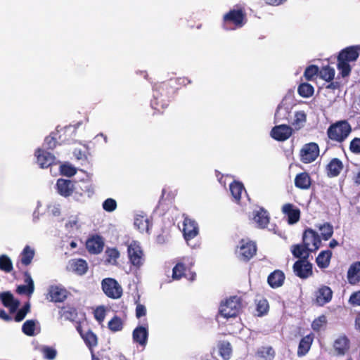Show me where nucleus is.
Segmentation results:
<instances>
[{
	"label": "nucleus",
	"mask_w": 360,
	"mask_h": 360,
	"mask_svg": "<svg viewBox=\"0 0 360 360\" xmlns=\"http://www.w3.org/2000/svg\"><path fill=\"white\" fill-rule=\"evenodd\" d=\"M239 249V258L244 262L250 261L257 253V248L255 242L242 238L237 247Z\"/></svg>",
	"instance_id": "0eeeda50"
},
{
	"label": "nucleus",
	"mask_w": 360,
	"mask_h": 360,
	"mask_svg": "<svg viewBox=\"0 0 360 360\" xmlns=\"http://www.w3.org/2000/svg\"><path fill=\"white\" fill-rule=\"evenodd\" d=\"M13 269V263L10 257L6 255H0V270L6 273H10Z\"/></svg>",
	"instance_id": "79ce46f5"
},
{
	"label": "nucleus",
	"mask_w": 360,
	"mask_h": 360,
	"mask_svg": "<svg viewBox=\"0 0 360 360\" xmlns=\"http://www.w3.org/2000/svg\"><path fill=\"white\" fill-rule=\"evenodd\" d=\"M360 55V46H350L342 49L337 58V68L342 77H348L352 72L349 63L356 61Z\"/></svg>",
	"instance_id": "f03ea898"
},
{
	"label": "nucleus",
	"mask_w": 360,
	"mask_h": 360,
	"mask_svg": "<svg viewBox=\"0 0 360 360\" xmlns=\"http://www.w3.org/2000/svg\"><path fill=\"white\" fill-rule=\"evenodd\" d=\"M103 292H122V288L118 282L112 278H106L102 281Z\"/></svg>",
	"instance_id": "bb28decb"
},
{
	"label": "nucleus",
	"mask_w": 360,
	"mask_h": 360,
	"mask_svg": "<svg viewBox=\"0 0 360 360\" xmlns=\"http://www.w3.org/2000/svg\"><path fill=\"white\" fill-rule=\"evenodd\" d=\"M335 70L333 68L326 65L323 67L319 71L320 77L326 82H331L335 77Z\"/></svg>",
	"instance_id": "a19ab883"
},
{
	"label": "nucleus",
	"mask_w": 360,
	"mask_h": 360,
	"mask_svg": "<svg viewBox=\"0 0 360 360\" xmlns=\"http://www.w3.org/2000/svg\"><path fill=\"white\" fill-rule=\"evenodd\" d=\"M319 72V67L315 65H311L305 69L304 76L307 80L311 81L314 79V77L316 76Z\"/></svg>",
	"instance_id": "09e8293b"
},
{
	"label": "nucleus",
	"mask_w": 360,
	"mask_h": 360,
	"mask_svg": "<svg viewBox=\"0 0 360 360\" xmlns=\"http://www.w3.org/2000/svg\"><path fill=\"white\" fill-rule=\"evenodd\" d=\"M46 299L49 302L60 303L67 299V294H46Z\"/></svg>",
	"instance_id": "6e6d98bb"
},
{
	"label": "nucleus",
	"mask_w": 360,
	"mask_h": 360,
	"mask_svg": "<svg viewBox=\"0 0 360 360\" xmlns=\"http://www.w3.org/2000/svg\"><path fill=\"white\" fill-rule=\"evenodd\" d=\"M349 302L354 307L360 306V294H352Z\"/></svg>",
	"instance_id": "0e129e2a"
},
{
	"label": "nucleus",
	"mask_w": 360,
	"mask_h": 360,
	"mask_svg": "<svg viewBox=\"0 0 360 360\" xmlns=\"http://www.w3.org/2000/svg\"><path fill=\"white\" fill-rule=\"evenodd\" d=\"M302 243L310 248L311 251H316L321 245L320 236L312 229L308 228L302 234Z\"/></svg>",
	"instance_id": "9b49d317"
},
{
	"label": "nucleus",
	"mask_w": 360,
	"mask_h": 360,
	"mask_svg": "<svg viewBox=\"0 0 360 360\" xmlns=\"http://www.w3.org/2000/svg\"><path fill=\"white\" fill-rule=\"evenodd\" d=\"M295 275L300 278H307L312 275V264L307 260H297L293 264Z\"/></svg>",
	"instance_id": "4468645a"
},
{
	"label": "nucleus",
	"mask_w": 360,
	"mask_h": 360,
	"mask_svg": "<svg viewBox=\"0 0 360 360\" xmlns=\"http://www.w3.org/2000/svg\"><path fill=\"white\" fill-rule=\"evenodd\" d=\"M127 254L129 262L136 269H139L144 263V254L140 245L132 242L127 248Z\"/></svg>",
	"instance_id": "6e6552de"
},
{
	"label": "nucleus",
	"mask_w": 360,
	"mask_h": 360,
	"mask_svg": "<svg viewBox=\"0 0 360 360\" xmlns=\"http://www.w3.org/2000/svg\"><path fill=\"white\" fill-rule=\"evenodd\" d=\"M30 304L27 302V303H25L24 304V306L18 310V311L17 312L15 316V321L16 322H20L21 321H22L26 314L29 312L30 311Z\"/></svg>",
	"instance_id": "5fc2aeb1"
},
{
	"label": "nucleus",
	"mask_w": 360,
	"mask_h": 360,
	"mask_svg": "<svg viewBox=\"0 0 360 360\" xmlns=\"http://www.w3.org/2000/svg\"><path fill=\"white\" fill-rule=\"evenodd\" d=\"M183 235L184 239L188 242L194 238L198 234L199 230L198 224L195 220L188 217H185L183 222Z\"/></svg>",
	"instance_id": "ddd939ff"
},
{
	"label": "nucleus",
	"mask_w": 360,
	"mask_h": 360,
	"mask_svg": "<svg viewBox=\"0 0 360 360\" xmlns=\"http://www.w3.org/2000/svg\"><path fill=\"white\" fill-rule=\"evenodd\" d=\"M352 132V127L347 120L332 124L327 130L328 138L338 143L343 142Z\"/></svg>",
	"instance_id": "423d86ee"
},
{
	"label": "nucleus",
	"mask_w": 360,
	"mask_h": 360,
	"mask_svg": "<svg viewBox=\"0 0 360 360\" xmlns=\"http://www.w3.org/2000/svg\"><path fill=\"white\" fill-rule=\"evenodd\" d=\"M148 324L145 323L136 327L132 332L133 342L143 348H145L148 340Z\"/></svg>",
	"instance_id": "f8f14e48"
},
{
	"label": "nucleus",
	"mask_w": 360,
	"mask_h": 360,
	"mask_svg": "<svg viewBox=\"0 0 360 360\" xmlns=\"http://www.w3.org/2000/svg\"><path fill=\"white\" fill-rule=\"evenodd\" d=\"M105 262L115 264L120 257V252L116 248H107L105 252Z\"/></svg>",
	"instance_id": "c03bdc74"
},
{
	"label": "nucleus",
	"mask_w": 360,
	"mask_h": 360,
	"mask_svg": "<svg viewBox=\"0 0 360 360\" xmlns=\"http://www.w3.org/2000/svg\"><path fill=\"white\" fill-rule=\"evenodd\" d=\"M292 134V129L287 124H280L273 127L271 136L278 141H284L288 139Z\"/></svg>",
	"instance_id": "2eb2a0df"
},
{
	"label": "nucleus",
	"mask_w": 360,
	"mask_h": 360,
	"mask_svg": "<svg viewBox=\"0 0 360 360\" xmlns=\"http://www.w3.org/2000/svg\"><path fill=\"white\" fill-rule=\"evenodd\" d=\"M35 321L34 320H27L22 326V331L27 336L34 335Z\"/></svg>",
	"instance_id": "de8ad7c7"
},
{
	"label": "nucleus",
	"mask_w": 360,
	"mask_h": 360,
	"mask_svg": "<svg viewBox=\"0 0 360 360\" xmlns=\"http://www.w3.org/2000/svg\"><path fill=\"white\" fill-rule=\"evenodd\" d=\"M0 300L4 307L9 308L10 312H15L20 305V302L14 299L13 294H0Z\"/></svg>",
	"instance_id": "473e14b6"
},
{
	"label": "nucleus",
	"mask_w": 360,
	"mask_h": 360,
	"mask_svg": "<svg viewBox=\"0 0 360 360\" xmlns=\"http://www.w3.org/2000/svg\"><path fill=\"white\" fill-rule=\"evenodd\" d=\"M327 323V319L325 315H321L318 318L315 319L312 323L311 327L314 330L319 331L323 326Z\"/></svg>",
	"instance_id": "8fccbe9b"
},
{
	"label": "nucleus",
	"mask_w": 360,
	"mask_h": 360,
	"mask_svg": "<svg viewBox=\"0 0 360 360\" xmlns=\"http://www.w3.org/2000/svg\"><path fill=\"white\" fill-rule=\"evenodd\" d=\"M291 251L292 255L296 258H300V260H307L309 252H311L310 248L304 243L292 245Z\"/></svg>",
	"instance_id": "cd10ccee"
},
{
	"label": "nucleus",
	"mask_w": 360,
	"mask_h": 360,
	"mask_svg": "<svg viewBox=\"0 0 360 360\" xmlns=\"http://www.w3.org/2000/svg\"><path fill=\"white\" fill-rule=\"evenodd\" d=\"M252 219L259 229H265L269 224L270 217L268 212L262 207L252 212Z\"/></svg>",
	"instance_id": "6ab92c4d"
},
{
	"label": "nucleus",
	"mask_w": 360,
	"mask_h": 360,
	"mask_svg": "<svg viewBox=\"0 0 360 360\" xmlns=\"http://www.w3.org/2000/svg\"><path fill=\"white\" fill-rule=\"evenodd\" d=\"M140 299V295H139L137 299H136L135 302L136 304V316L139 319L141 316H143L146 314V309L144 305L139 303Z\"/></svg>",
	"instance_id": "052dcab7"
},
{
	"label": "nucleus",
	"mask_w": 360,
	"mask_h": 360,
	"mask_svg": "<svg viewBox=\"0 0 360 360\" xmlns=\"http://www.w3.org/2000/svg\"><path fill=\"white\" fill-rule=\"evenodd\" d=\"M70 268L76 274L82 276L85 274L88 270V264L83 259H73L69 262Z\"/></svg>",
	"instance_id": "c756f323"
},
{
	"label": "nucleus",
	"mask_w": 360,
	"mask_h": 360,
	"mask_svg": "<svg viewBox=\"0 0 360 360\" xmlns=\"http://www.w3.org/2000/svg\"><path fill=\"white\" fill-rule=\"evenodd\" d=\"M35 255V250L31 246L27 245L20 254L19 262H17V266L20 268V265L27 266L30 265Z\"/></svg>",
	"instance_id": "5701e85b"
},
{
	"label": "nucleus",
	"mask_w": 360,
	"mask_h": 360,
	"mask_svg": "<svg viewBox=\"0 0 360 360\" xmlns=\"http://www.w3.org/2000/svg\"><path fill=\"white\" fill-rule=\"evenodd\" d=\"M77 129L72 126H68L58 130L56 135L59 140V144L70 143L74 141Z\"/></svg>",
	"instance_id": "a211bd4d"
},
{
	"label": "nucleus",
	"mask_w": 360,
	"mask_h": 360,
	"mask_svg": "<svg viewBox=\"0 0 360 360\" xmlns=\"http://www.w3.org/2000/svg\"><path fill=\"white\" fill-rule=\"evenodd\" d=\"M170 80H175L176 85L177 84H183V85L186 86V85L191 83V81L189 79H188L187 77H179L177 79H171Z\"/></svg>",
	"instance_id": "69168bd1"
},
{
	"label": "nucleus",
	"mask_w": 360,
	"mask_h": 360,
	"mask_svg": "<svg viewBox=\"0 0 360 360\" xmlns=\"http://www.w3.org/2000/svg\"><path fill=\"white\" fill-rule=\"evenodd\" d=\"M285 278L284 273L281 270L276 269L269 275L267 282L272 288H276L283 285Z\"/></svg>",
	"instance_id": "393cba45"
},
{
	"label": "nucleus",
	"mask_w": 360,
	"mask_h": 360,
	"mask_svg": "<svg viewBox=\"0 0 360 360\" xmlns=\"http://www.w3.org/2000/svg\"><path fill=\"white\" fill-rule=\"evenodd\" d=\"M319 229L321 231V238L324 240H329L333 234V227L329 223H325L319 226Z\"/></svg>",
	"instance_id": "a18cd8bd"
},
{
	"label": "nucleus",
	"mask_w": 360,
	"mask_h": 360,
	"mask_svg": "<svg viewBox=\"0 0 360 360\" xmlns=\"http://www.w3.org/2000/svg\"><path fill=\"white\" fill-rule=\"evenodd\" d=\"M343 168L344 165L340 159L334 158L326 165L327 176L330 178L336 177L340 175Z\"/></svg>",
	"instance_id": "4be33fe9"
},
{
	"label": "nucleus",
	"mask_w": 360,
	"mask_h": 360,
	"mask_svg": "<svg viewBox=\"0 0 360 360\" xmlns=\"http://www.w3.org/2000/svg\"><path fill=\"white\" fill-rule=\"evenodd\" d=\"M24 284L20 285L17 287L15 292L18 293H31L34 290V281L28 271L23 273Z\"/></svg>",
	"instance_id": "a878e982"
},
{
	"label": "nucleus",
	"mask_w": 360,
	"mask_h": 360,
	"mask_svg": "<svg viewBox=\"0 0 360 360\" xmlns=\"http://www.w3.org/2000/svg\"><path fill=\"white\" fill-rule=\"evenodd\" d=\"M319 155V148L317 143L311 142L304 144L300 151L302 162L309 164L314 162Z\"/></svg>",
	"instance_id": "9d476101"
},
{
	"label": "nucleus",
	"mask_w": 360,
	"mask_h": 360,
	"mask_svg": "<svg viewBox=\"0 0 360 360\" xmlns=\"http://www.w3.org/2000/svg\"><path fill=\"white\" fill-rule=\"evenodd\" d=\"M306 120L307 116L303 111L296 112L295 114V119L292 122V124L296 130H299L303 127Z\"/></svg>",
	"instance_id": "37998d69"
},
{
	"label": "nucleus",
	"mask_w": 360,
	"mask_h": 360,
	"mask_svg": "<svg viewBox=\"0 0 360 360\" xmlns=\"http://www.w3.org/2000/svg\"><path fill=\"white\" fill-rule=\"evenodd\" d=\"M117 208V202L112 198H108L103 202V209L111 212Z\"/></svg>",
	"instance_id": "13d9d810"
},
{
	"label": "nucleus",
	"mask_w": 360,
	"mask_h": 360,
	"mask_svg": "<svg viewBox=\"0 0 360 360\" xmlns=\"http://www.w3.org/2000/svg\"><path fill=\"white\" fill-rule=\"evenodd\" d=\"M177 91L175 80L157 83L153 86V98L150 101L153 109L162 112L174 99Z\"/></svg>",
	"instance_id": "f257e3e1"
},
{
	"label": "nucleus",
	"mask_w": 360,
	"mask_h": 360,
	"mask_svg": "<svg viewBox=\"0 0 360 360\" xmlns=\"http://www.w3.org/2000/svg\"><path fill=\"white\" fill-rule=\"evenodd\" d=\"M282 212L288 217V223L289 224H294L300 220V210L293 204L286 203L283 205Z\"/></svg>",
	"instance_id": "aec40b11"
},
{
	"label": "nucleus",
	"mask_w": 360,
	"mask_h": 360,
	"mask_svg": "<svg viewBox=\"0 0 360 360\" xmlns=\"http://www.w3.org/2000/svg\"><path fill=\"white\" fill-rule=\"evenodd\" d=\"M242 307V299L237 295L231 296L221 302L219 314L226 319L234 318L240 314Z\"/></svg>",
	"instance_id": "20e7f679"
},
{
	"label": "nucleus",
	"mask_w": 360,
	"mask_h": 360,
	"mask_svg": "<svg viewBox=\"0 0 360 360\" xmlns=\"http://www.w3.org/2000/svg\"><path fill=\"white\" fill-rule=\"evenodd\" d=\"M347 279L351 284H356L360 281V262L352 263L347 271Z\"/></svg>",
	"instance_id": "7c9ffc66"
},
{
	"label": "nucleus",
	"mask_w": 360,
	"mask_h": 360,
	"mask_svg": "<svg viewBox=\"0 0 360 360\" xmlns=\"http://www.w3.org/2000/svg\"><path fill=\"white\" fill-rule=\"evenodd\" d=\"M255 356L258 360H274L276 352L271 346H262L257 349Z\"/></svg>",
	"instance_id": "c85d7f7f"
},
{
	"label": "nucleus",
	"mask_w": 360,
	"mask_h": 360,
	"mask_svg": "<svg viewBox=\"0 0 360 360\" xmlns=\"http://www.w3.org/2000/svg\"><path fill=\"white\" fill-rule=\"evenodd\" d=\"M333 349L337 356H344L350 349V340L345 335H341L334 341Z\"/></svg>",
	"instance_id": "f3484780"
},
{
	"label": "nucleus",
	"mask_w": 360,
	"mask_h": 360,
	"mask_svg": "<svg viewBox=\"0 0 360 360\" xmlns=\"http://www.w3.org/2000/svg\"><path fill=\"white\" fill-rule=\"evenodd\" d=\"M60 173L63 176L71 177L77 173V169L69 164H63L60 166Z\"/></svg>",
	"instance_id": "603ef678"
},
{
	"label": "nucleus",
	"mask_w": 360,
	"mask_h": 360,
	"mask_svg": "<svg viewBox=\"0 0 360 360\" xmlns=\"http://www.w3.org/2000/svg\"><path fill=\"white\" fill-rule=\"evenodd\" d=\"M287 0H264V1L266 4H269L271 6H279L282 4H283Z\"/></svg>",
	"instance_id": "774afa93"
},
{
	"label": "nucleus",
	"mask_w": 360,
	"mask_h": 360,
	"mask_svg": "<svg viewBox=\"0 0 360 360\" xmlns=\"http://www.w3.org/2000/svg\"><path fill=\"white\" fill-rule=\"evenodd\" d=\"M44 358L53 360L56 356V350L48 346L43 347L41 349Z\"/></svg>",
	"instance_id": "4d7b16f0"
},
{
	"label": "nucleus",
	"mask_w": 360,
	"mask_h": 360,
	"mask_svg": "<svg viewBox=\"0 0 360 360\" xmlns=\"http://www.w3.org/2000/svg\"><path fill=\"white\" fill-rule=\"evenodd\" d=\"M35 155L37 156V161L40 167L47 168L53 164L55 157L49 152L41 148H38Z\"/></svg>",
	"instance_id": "412c9836"
},
{
	"label": "nucleus",
	"mask_w": 360,
	"mask_h": 360,
	"mask_svg": "<svg viewBox=\"0 0 360 360\" xmlns=\"http://www.w3.org/2000/svg\"><path fill=\"white\" fill-rule=\"evenodd\" d=\"M311 178L307 172L297 174L295 178V186L302 190H307L311 187Z\"/></svg>",
	"instance_id": "b1692460"
},
{
	"label": "nucleus",
	"mask_w": 360,
	"mask_h": 360,
	"mask_svg": "<svg viewBox=\"0 0 360 360\" xmlns=\"http://www.w3.org/2000/svg\"><path fill=\"white\" fill-rule=\"evenodd\" d=\"M330 83L326 86V89H330L333 90L340 89L341 84L339 82H329Z\"/></svg>",
	"instance_id": "338daca9"
},
{
	"label": "nucleus",
	"mask_w": 360,
	"mask_h": 360,
	"mask_svg": "<svg viewBox=\"0 0 360 360\" xmlns=\"http://www.w3.org/2000/svg\"><path fill=\"white\" fill-rule=\"evenodd\" d=\"M82 337L89 347V349L92 350V349L96 347L98 344V338L96 335L93 333L91 330L87 331L85 334L82 335Z\"/></svg>",
	"instance_id": "58836bf2"
},
{
	"label": "nucleus",
	"mask_w": 360,
	"mask_h": 360,
	"mask_svg": "<svg viewBox=\"0 0 360 360\" xmlns=\"http://www.w3.org/2000/svg\"><path fill=\"white\" fill-rule=\"evenodd\" d=\"M229 188L235 202L239 203L242 193L245 191L243 184L240 181H233L230 184Z\"/></svg>",
	"instance_id": "f704fd0d"
},
{
	"label": "nucleus",
	"mask_w": 360,
	"mask_h": 360,
	"mask_svg": "<svg viewBox=\"0 0 360 360\" xmlns=\"http://www.w3.org/2000/svg\"><path fill=\"white\" fill-rule=\"evenodd\" d=\"M134 226L141 232H148L150 229V221L146 216L137 215L134 219Z\"/></svg>",
	"instance_id": "e433bc0d"
},
{
	"label": "nucleus",
	"mask_w": 360,
	"mask_h": 360,
	"mask_svg": "<svg viewBox=\"0 0 360 360\" xmlns=\"http://www.w3.org/2000/svg\"><path fill=\"white\" fill-rule=\"evenodd\" d=\"M314 91L313 86L309 83H302L299 85L297 92L303 98L311 97Z\"/></svg>",
	"instance_id": "ea45409f"
},
{
	"label": "nucleus",
	"mask_w": 360,
	"mask_h": 360,
	"mask_svg": "<svg viewBox=\"0 0 360 360\" xmlns=\"http://www.w3.org/2000/svg\"><path fill=\"white\" fill-rule=\"evenodd\" d=\"M94 318L101 323L104 321L105 317V309L103 306L98 307L94 311Z\"/></svg>",
	"instance_id": "bf43d9fd"
},
{
	"label": "nucleus",
	"mask_w": 360,
	"mask_h": 360,
	"mask_svg": "<svg viewBox=\"0 0 360 360\" xmlns=\"http://www.w3.org/2000/svg\"><path fill=\"white\" fill-rule=\"evenodd\" d=\"M219 354L223 360H229L232 355V347L227 340L219 341L217 344Z\"/></svg>",
	"instance_id": "72a5a7b5"
},
{
	"label": "nucleus",
	"mask_w": 360,
	"mask_h": 360,
	"mask_svg": "<svg viewBox=\"0 0 360 360\" xmlns=\"http://www.w3.org/2000/svg\"><path fill=\"white\" fill-rule=\"evenodd\" d=\"M349 150L354 154H360V138L356 137L351 141Z\"/></svg>",
	"instance_id": "680f3d73"
},
{
	"label": "nucleus",
	"mask_w": 360,
	"mask_h": 360,
	"mask_svg": "<svg viewBox=\"0 0 360 360\" xmlns=\"http://www.w3.org/2000/svg\"><path fill=\"white\" fill-rule=\"evenodd\" d=\"M313 340L314 337L312 334L307 335L300 340L297 352L298 356H303L307 354L311 348Z\"/></svg>",
	"instance_id": "2f4dec72"
},
{
	"label": "nucleus",
	"mask_w": 360,
	"mask_h": 360,
	"mask_svg": "<svg viewBox=\"0 0 360 360\" xmlns=\"http://www.w3.org/2000/svg\"><path fill=\"white\" fill-rule=\"evenodd\" d=\"M108 328L112 332H117L121 330L123 328V322L117 316H115L109 322H108Z\"/></svg>",
	"instance_id": "49530a36"
},
{
	"label": "nucleus",
	"mask_w": 360,
	"mask_h": 360,
	"mask_svg": "<svg viewBox=\"0 0 360 360\" xmlns=\"http://www.w3.org/2000/svg\"><path fill=\"white\" fill-rule=\"evenodd\" d=\"M104 247L103 238L98 235H94L86 241V248L91 254L97 255L101 253Z\"/></svg>",
	"instance_id": "dca6fc26"
},
{
	"label": "nucleus",
	"mask_w": 360,
	"mask_h": 360,
	"mask_svg": "<svg viewBox=\"0 0 360 360\" xmlns=\"http://www.w3.org/2000/svg\"><path fill=\"white\" fill-rule=\"evenodd\" d=\"M256 302V311L257 316H262L266 315L269 310V304L266 299L261 297L257 299Z\"/></svg>",
	"instance_id": "4c0bfd02"
},
{
	"label": "nucleus",
	"mask_w": 360,
	"mask_h": 360,
	"mask_svg": "<svg viewBox=\"0 0 360 360\" xmlns=\"http://www.w3.org/2000/svg\"><path fill=\"white\" fill-rule=\"evenodd\" d=\"M332 252L330 250L321 251L316 258L317 266L321 269L327 268L330 262Z\"/></svg>",
	"instance_id": "c9c22d12"
},
{
	"label": "nucleus",
	"mask_w": 360,
	"mask_h": 360,
	"mask_svg": "<svg viewBox=\"0 0 360 360\" xmlns=\"http://www.w3.org/2000/svg\"><path fill=\"white\" fill-rule=\"evenodd\" d=\"M332 295L333 294H319L316 296L314 302L317 306H323L331 300Z\"/></svg>",
	"instance_id": "864d4df0"
},
{
	"label": "nucleus",
	"mask_w": 360,
	"mask_h": 360,
	"mask_svg": "<svg viewBox=\"0 0 360 360\" xmlns=\"http://www.w3.org/2000/svg\"><path fill=\"white\" fill-rule=\"evenodd\" d=\"M48 292H67V291L62 285H51L48 289Z\"/></svg>",
	"instance_id": "e2e57ef3"
},
{
	"label": "nucleus",
	"mask_w": 360,
	"mask_h": 360,
	"mask_svg": "<svg viewBox=\"0 0 360 360\" xmlns=\"http://www.w3.org/2000/svg\"><path fill=\"white\" fill-rule=\"evenodd\" d=\"M223 27L225 30L241 28L247 22L246 13L243 8L231 9L223 15Z\"/></svg>",
	"instance_id": "7ed1b4c3"
},
{
	"label": "nucleus",
	"mask_w": 360,
	"mask_h": 360,
	"mask_svg": "<svg viewBox=\"0 0 360 360\" xmlns=\"http://www.w3.org/2000/svg\"><path fill=\"white\" fill-rule=\"evenodd\" d=\"M78 188L82 189V186L75 185V182L70 179H58L57 180V191L60 195L63 197H69L73 193V192L79 195H82V193L79 192Z\"/></svg>",
	"instance_id": "1a4fd4ad"
},
{
	"label": "nucleus",
	"mask_w": 360,
	"mask_h": 360,
	"mask_svg": "<svg viewBox=\"0 0 360 360\" xmlns=\"http://www.w3.org/2000/svg\"><path fill=\"white\" fill-rule=\"evenodd\" d=\"M193 266V259L189 257H182L180 259L172 269V278L179 280L186 278L190 281H193L196 278V274L191 271Z\"/></svg>",
	"instance_id": "39448f33"
},
{
	"label": "nucleus",
	"mask_w": 360,
	"mask_h": 360,
	"mask_svg": "<svg viewBox=\"0 0 360 360\" xmlns=\"http://www.w3.org/2000/svg\"><path fill=\"white\" fill-rule=\"evenodd\" d=\"M58 143L59 144L58 136L56 134L54 136L50 135L46 137L44 146L48 150H53L56 147Z\"/></svg>",
	"instance_id": "3c124183"
}]
</instances>
